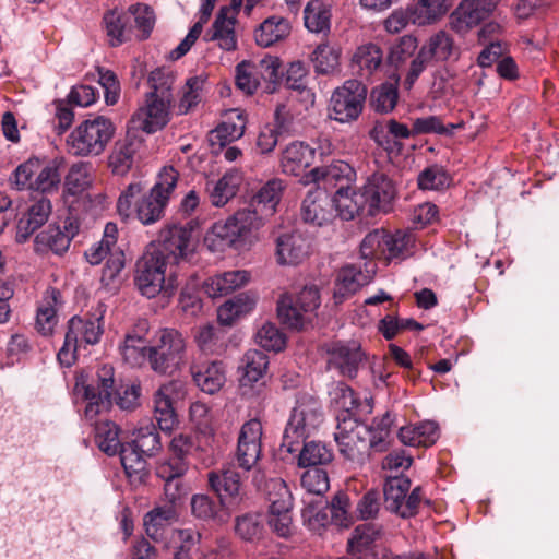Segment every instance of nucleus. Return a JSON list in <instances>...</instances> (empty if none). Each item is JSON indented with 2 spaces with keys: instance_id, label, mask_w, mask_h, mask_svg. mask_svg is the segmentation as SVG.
<instances>
[{
  "instance_id": "nucleus-1",
  "label": "nucleus",
  "mask_w": 559,
  "mask_h": 559,
  "mask_svg": "<svg viewBox=\"0 0 559 559\" xmlns=\"http://www.w3.org/2000/svg\"><path fill=\"white\" fill-rule=\"evenodd\" d=\"M114 394L116 404L122 411H132L140 405V385L132 384L116 389L114 368L103 366L97 372L96 380L83 385V397L86 401L85 418L92 421L98 415L108 412L112 406Z\"/></svg>"
},
{
  "instance_id": "nucleus-2",
  "label": "nucleus",
  "mask_w": 559,
  "mask_h": 559,
  "mask_svg": "<svg viewBox=\"0 0 559 559\" xmlns=\"http://www.w3.org/2000/svg\"><path fill=\"white\" fill-rule=\"evenodd\" d=\"M254 207L236 212L224 222H216L204 237V245L212 252H223L237 243H251L264 219Z\"/></svg>"
},
{
  "instance_id": "nucleus-3",
  "label": "nucleus",
  "mask_w": 559,
  "mask_h": 559,
  "mask_svg": "<svg viewBox=\"0 0 559 559\" xmlns=\"http://www.w3.org/2000/svg\"><path fill=\"white\" fill-rule=\"evenodd\" d=\"M115 131L110 119L104 116L88 118L68 135L67 150L73 156H99L105 152Z\"/></svg>"
},
{
  "instance_id": "nucleus-4",
  "label": "nucleus",
  "mask_w": 559,
  "mask_h": 559,
  "mask_svg": "<svg viewBox=\"0 0 559 559\" xmlns=\"http://www.w3.org/2000/svg\"><path fill=\"white\" fill-rule=\"evenodd\" d=\"M168 264L158 252L146 250L141 257L136 263L134 282L143 296L153 298L162 295L170 298L175 294L178 281L173 274L166 276Z\"/></svg>"
},
{
  "instance_id": "nucleus-5",
  "label": "nucleus",
  "mask_w": 559,
  "mask_h": 559,
  "mask_svg": "<svg viewBox=\"0 0 559 559\" xmlns=\"http://www.w3.org/2000/svg\"><path fill=\"white\" fill-rule=\"evenodd\" d=\"M187 341L175 329H160L148 347V362L151 368L160 374H173L185 362Z\"/></svg>"
},
{
  "instance_id": "nucleus-6",
  "label": "nucleus",
  "mask_w": 559,
  "mask_h": 559,
  "mask_svg": "<svg viewBox=\"0 0 559 559\" xmlns=\"http://www.w3.org/2000/svg\"><path fill=\"white\" fill-rule=\"evenodd\" d=\"M323 420L317 400L302 396L297 400L283 435V447L289 453L297 451V445L312 436Z\"/></svg>"
},
{
  "instance_id": "nucleus-7",
  "label": "nucleus",
  "mask_w": 559,
  "mask_h": 559,
  "mask_svg": "<svg viewBox=\"0 0 559 559\" xmlns=\"http://www.w3.org/2000/svg\"><path fill=\"white\" fill-rule=\"evenodd\" d=\"M321 304L320 292L316 285H305L296 295L283 294L277 301V316L283 324L301 330L310 322Z\"/></svg>"
},
{
  "instance_id": "nucleus-8",
  "label": "nucleus",
  "mask_w": 559,
  "mask_h": 559,
  "mask_svg": "<svg viewBox=\"0 0 559 559\" xmlns=\"http://www.w3.org/2000/svg\"><path fill=\"white\" fill-rule=\"evenodd\" d=\"M179 174L171 167H164L150 193L143 195L138 202L135 214L144 225L158 222L164 216V211L177 187Z\"/></svg>"
},
{
  "instance_id": "nucleus-9",
  "label": "nucleus",
  "mask_w": 559,
  "mask_h": 559,
  "mask_svg": "<svg viewBox=\"0 0 559 559\" xmlns=\"http://www.w3.org/2000/svg\"><path fill=\"white\" fill-rule=\"evenodd\" d=\"M369 427L348 413L338 417V424L334 433L341 455L353 466H361L369 457L368 436Z\"/></svg>"
},
{
  "instance_id": "nucleus-10",
  "label": "nucleus",
  "mask_w": 559,
  "mask_h": 559,
  "mask_svg": "<svg viewBox=\"0 0 559 559\" xmlns=\"http://www.w3.org/2000/svg\"><path fill=\"white\" fill-rule=\"evenodd\" d=\"M102 321L103 311L92 317H73L69 320L63 346L57 355L61 365L71 366L75 360L76 352L82 345H95L99 342L104 332Z\"/></svg>"
},
{
  "instance_id": "nucleus-11",
  "label": "nucleus",
  "mask_w": 559,
  "mask_h": 559,
  "mask_svg": "<svg viewBox=\"0 0 559 559\" xmlns=\"http://www.w3.org/2000/svg\"><path fill=\"white\" fill-rule=\"evenodd\" d=\"M411 480L403 476L389 477L384 484V507L392 513L407 519L417 514L419 507L423 502L429 503L425 499L423 488L415 487L409 495Z\"/></svg>"
},
{
  "instance_id": "nucleus-12",
  "label": "nucleus",
  "mask_w": 559,
  "mask_h": 559,
  "mask_svg": "<svg viewBox=\"0 0 559 559\" xmlns=\"http://www.w3.org/2000/svg\"><path fill=\"white\" fill-rule=\"evenodd\" d=\"M367 87L358 80H347L337 87L330 99L329 117L341 123L356 120L364 108Z\"/></svg>"
},
{
  "instance_id": "nucleus-13",
  "label": "nucleus",
  "mask_w": 559,
  "mask_h": 559,
  "mask_svg": "<svg viewBox=\"0 0 559 559\" xmlns=\"http://www.w3.org/2000/svg\"><path fill=\"white\" fill-rule=\"evenodd\" d=\"M186 396V385L180 380L162 384L154 393V418L163 431H170L177 425L175 405Z\"/></svg>"
},
{
  "instance_id": "nucleus-14",
  "label": "nucleus",
  "mask_w": 559,
  "mask_h": 559,
  "mask_svg": "<svg viewBox=\"0 0 559 559\" xmlns=\"http://www.w3.org/2000/svg\"><path fill=\"white\" fill-rule=\"evenodd\" d=\"M173 103L174 100L145 96L144 105L130 119L131 129L148 134L164 129L170 121Z\"/></svg>"
},
{
  "instance_id": "nucleus-15",
  "label": "nucleus",
  "mask_w": 559,
  "mask_h": 559,
  "mask_svg": "<svg viewBox=\"0 0 559 559\" xmlns=\"http://www.w3.org/2000/svg\"><path fill=\"white\" fill-rule=\"evenodd\" d=\"M192 228L187 225H169L160 230L157 245L147 250L158 252L168 263H178L189 251Z\"/></svg>"
},
{
  "instance_id": "nucleus-16",
  "label": "nucleus",
  "mask_w": 559,
  "mask_h": 559,
  "mask_svg": "<svg viewBox=\"0 0 559 559\" xmlns=\"http://www.w3.org/2000/svg\"><path fill=\"white\" fill-rule=\"evenodd\" d=\"M497 0H463L449 16L450 28L465 35L486 20L496 9Z\"/></svg>"
},
{
  "instance_id": "nucleus-17",
  "label": "nucleus",
  "mask_w": 559,
  "mask_h": 559,
  "mask_svg": "<svg viewBox=\"0 0 559 559\" xmlns=\"http://www.w3.org/2000/svg\"><path fill=\"white\" fill-rule=\"evenodd\" d=\"M325 353L329 369H334L350 379L356 377L364 361V353L356 341L331 342L325 345Z\"/></svg>"
},
{
  "instance_id": "nucleus-18",
  "label": "nucleus",
  "mask_w": 559,
  "mask_h": 559,
  "mask_svg": "<svg viewBox=\"0 0 559 559\" xmlns=\"http://www.w3.org/2000/svg\"><path fill=\"white\" fill-rule=\"evenodd\" d=\"M209 483L218 495L221 504L229 511L236 510L243 501L241 477L233 465L223 467L221 473H209Z\"/></svg>"
},
{
  "instance_id": "nucleus-19",
  "label": "nucleus",
  "mask_w": 559,
  "mask_h": 559,
  "mask_svg": "<svg viewBox=\"0 0 559 559\" xmlns=\"http://www.w3.org/2000/svg\"><path fill=\"white\" fill-rule=\"evenodd\" d=\"M262 424L258 419L246 421L239 432L236 459L239 467L252 469L261 456Z\"/></svg>"
},
{
  "instance_id": "nucleus-20",
  "label": "nucleus",
  "mask_w": 559,
  "mask_h": 559,
  "mask_svg": "<svg viewBox=\"0 0 559 559\" xmlns=\"http://www.w3.org/2000/svg\"><path fill=\"white\" fill-rule=\"evenodd\" d=\"M360 192L366 199L367 212L369 215H376L380 211H388L391 202L395 198L396 190L392 180L384 173H373L360 188Z\"/></svg>"
},
{
  "instance_id": "nucleus-21",
  "label": "nucleus",
  "mask_w": 559,
  "mask_h": 559,
  "mask_svg": "<svg viewBox=\"0 0 559 559\" xmlns=\"http://www.w3.org/2000/svg\"><path fill=\"white\" fill-rule=\"evenodd\" d=\"M356 171L346 162H333L329 166L316 167L307 174L306 182L322 185L325 190L329 188L346 189L355 181Z\"/></svg>"
},
{
  "instance_id": "nucleus-22",
  "label": "nucleus",
  "mask_w": 559,
  "mask_h": 559,
  "mask_svg": "<svg viewBox=\"0 0 559 559\" xmlns=\"http://www.w3.org/2000/svg\"><path fill=\"white\" fill-rule=\"evenodd\" d=\"M246 117L242 110L230 109L223 122L210 131L207 140L214 153H218L228 143L240 139L246 130Z\"/></svg>"
},
{
  "instance_id": "nucleus-23",
  "label": "nucleus",
  "mask_w": 559,
  "mask_h": 559,
  "mask_svg": "<svg viewBox=\"0 0 559 559\" xmlns=\"http://www.w3.org/2000/svg\"><path fill=\"white\" fill-rule=\"evenodd\" d=\"M276 260L281 265H298L310 252L309 240L300 233H284L276 240Z\"/></svg>"
},
{
  "instance_id": "nucleus-24",
  "label": "nucleus",
  "mask_w": 559,
  "mask_h": 559,
  "mask_svg": "<svg viewBox=\"0 0 559 559\" xmlns=\"http://www.w3.org/2000/svg\"><path fill=\"white\" fill-rule=\"evenodd\" d=\"M250 278V273L246 270L222 272L206 278L202 283V290L210 298H219L242 288Z\"/></svg>"
},
{
  "instance_id": "nucleus-25",
  "label": "nucleus",
  "mask_w": 559,
  "mask_h": 559,
  "mask_svg": "<svg viewBox=\"0 0 559 559\" xmlns=\"http://www.w3.org/2000/svg\"><path fill=\"white\" fill-rule=\"evenodd\" d=\"M190 372L195 385L206 394L217 393L226 382V368L222 361L192 364Z\"/></svg>"
},
{
  "instance_id": "nucleus-26",
  "label": "nucleus",
  "mask_w": 559,
  "mask_h": 559,
  "mask_svg": "<svg viewBox=\"0 0 559 559\" xmlns=\"http://www.w3.org/2000/svg\"><path fill=\"white\" fill-rule=\"evenodd\" d=\"M236 14L228 7H223L212 28L206 33L205 39L215 41L217 46L226 51H233L237 48V36L235 32Z\"/></svg>"
},
{
  "instance_id": "nucleus-27",
  "label": "nucleus",
  "mask_w": 559,
  "mask_h": 559,
  "mask_svg": "<svg viewBox=\"0 0 559 559\" xmlns=\"http://www.w3.org/2000/svg\"><path fill=\"white\" fill-rule=\"evenodd\" d=\"M301 216L305 222L322 226L333 217L332 200L325 190L317 188L302 201Z\"/></svg>"
},
{
  "instance_id": "nucleus-28",
  "label": "nucleus",
  "mask_w": 559,
  "mask_h": 559,
  "mask_svg": "<svg viewBox=\"0 0 559 559\" xmlns=\"http://www.w3.org/2000/svg\"><path fill=\"white\" fill-rule=\"evenodd\" d=\"M420 48L424 50V55H428L436 62L457 60L461 53L454 37L444 29H439L430 35Z\"/></svg>"
},
{
  "instance_id": "nucleus-29",
  "label": "nucleus",
  "mask_w": 559,
  "mask_h": 559,
  "mask_svg": "<svg viewBox=\"0 0 559 559\" xmlns=\"http://www.w3.org/2000/svg\"><path fill=\"white\" fill-rule=\"evenodd\" d=\"M258 297L252 292L240 293L226 300L217 309V320L221 324L230 326L242 317L249 314L255 307Z\"/></svg>"
},
{
  "instance_id": "nucleus-30",
  "label": "nucleus",
  "mask_w": 559,
  "mask_h": 559,
  "mask_svg": "<svg viewBox=\"0 0 559 559\" xmlns=\"http://www.w3.org/2000/svg\"><path fill=\"white\" fill-rule=\"evenodd\" d=\"M314 160V148L304 142H293L282 153L281 167L287 175H301Z\"/></svg>"
},
{
  "instance_id": "nucleus-31",
  "label": "nucleus",
  "mask_w": 559,
  "mask_h": 559,
  "mask_svg": "<svg viewBox=\"0 0 559 559\" xmlns=\"http://www.w3.org/2000/svg\"><path fill=\"white\" fill-rule=\"evenodd\" d=\"M140 146L141 142L132 136L130 131L123 139L118 140L108 158L112 173L120 176L126 175L131 169Z\"/></svg>"
},
{
  "instance_id": "nucleus-32",
  "label": "nucleus",
  "mask_w": 559,
  "mask_h": 559,
  "mask_svg": "<svg viewBox=\"0 0 559 559\" xmlns=\"http://www.w3.org/2000/svg\"><path fill=\"white\" fill-rule=\"evenodd\" d=\"M178 519L179 513L175 506L158 504L144 516L145 532L154 540L162 539L166 530Z\"/></svg>"
},
{
  "instance_id": "nucleus-33",
  "label": "nucleus",
  "mask_w": 559,
  "mask_h": 559,
  "mask_svg": "<svg viewBox=\"0 0 559 559\" xmlns=\"http://www.w3.org/2000/svg\"><path fill=\"white\" fill-rule=\"evenodd\" d=\"M50 213V201L45 197L38 199L31 205L27 213L20 218L16 233L17 240L25 241L36 229L47 222Z\"/></svg>"
},
{
  "instance_id": "nucleus-34",
  "label": "nucleus",
  "mask_w": 559,
  "mask_h": 559,
  "mask_svg": "<svg viewBox=\"0 0 559 559\" xmlns=\"http://www.w3.org/2000/svg\"><path fill=\"white\" fill-rule=\"evenodd\" d=\"M103 22L110 46L116 47L131 39L133 26L127 11L110 10L105 13Z\"/></svg>"
},
{
  "instance_id": "nucleus-35",
  "label": "nucleus",
  "mask_w": 559,
  "mask_h": 559,
  "mask_svg": "<svg viewBox=\"0 0 559 559\" xmlns=\"http://www.w3.org/2000/svg\"><path fill=\"white\" fill-rule=\"evenodd\" d=\"M381 535L380 528L372 523H364L355 527L347 543V556L367 557Z\"/></svg>"
},
{
  "instance_id": "nucleus-36",
  "label": "nucleus",
  "mask_w": 559,
  "mask_h": 559,
  "mask_svg": "<svg viewBox=\"0 0 559 559\" xmlns=\"http://www.w3.org/2000/svg\"><path fill=\"white\" fill-rule=\"evenodd\" d=\"M290 29L288 20L283 16L272 15L265 19L254 31L255 43L261 47H270L287 38Z\"/></svg>"
},
{
  "instance_id": "nucleus-37",
  "label": "nucleus",
  "mask_w": 559,
  "mask_h": 559,
  "mask_svg": "<svg viewBox=\"0 0 559 559\" xmlns=\"http://www.w3.org/2000/svg\"><path fill=\"white\" fill-rule=\"evenodd\" d=\"M282 489V500L275 502L274 507L270 508L269 525L281 537H288L293 532L292 508L293 498L292 493L287 492L284 487L278 485Z\"/></svg>"
},
{
  "instance_id": "nucleus-38",
  "label": "nucleus",
  "mask_w": 559,
  "mask_h": 559,
  "mask_svg": "<svg viewBox=\"0 0 559 559\" xmlns=\"http://www.w3.org/2000/svg\"><path fill=\"white\" fill-rule=\"evenodd\" d=\"M285 185L281 179H271L264 183L254 194L251 206L254 207L262 216H272L280 203Z\"/></svg>"
},
{
  "instance_id": "nucleus-39",
  "label": "nucleus",
  "mask_w": 559,
  "mask_h": 559,
  "mask_svg": "<svg viewBox=\"0 0 559 559\" xmlns=\"http://www.w3.org/2000/svg\"><path fill=\"white\" fill-rule=\"evenodd\" d=\"M240 182L241 177L236 170L227 171L216 181H209L206 191L211 203L217 207L224 206L236 195Z\"/></svg>"
},
{
  "instance_id": "nucleus-40",
  "label": "nucleus",
  "mask_w": 559,
  "mask_h": 559,
  "mask_svg": "<svg viewBox=\"0 0 559 559\" xmlns=\"http://www.w3.org/2000/svg\"><path fill=\"white\" fill-rule=\"evenodd\" d=\"M95 179V170L90 162H76L69 168L64 177V192L70 195H80L90 189Z\"/></svg>"
},
{
  "instance_id": "nucleus-41",
  "label": "nucleus",
  "mask_w": 559,
  "mask_h": 559,
  "mask_svg": "<svg viewBox=\"0 0 559 559\" xmlns=\"http://www.w3.org/2000/svg\"><path fill=\"white\" fill-rule=\"evenodd\" d=\"M331 200L332 210L335 209L341 218L345 221L353 219L361 211L367 209L366 199H364L360 189L358 191L352 190L350 187L337 189Z\"/></svg>"
},
{
  "instance_id": "nucleus-42",
  "label": "nucleus",
  "mask_w": 559,
  "mask_h": 559,
  "mask_svg": "<svg viewBox=\"0 0 559 559\" xmlns=\"http://www.w3.org/2000/svg\"><path fill=\"white\" fill-rule=\"evenodd\" d=\"M438 438V426L433 421L402 427L399 431L400 441L409 447H430Z\"/></svg>"
},
{
  "instance_id": "nucleus-43",
  "label": "nucleus",
  "mask_w": 559,
  "mask_h": 559,
  "mask_svg": "<svg viewBox=\"0 0 559 559\" xmlns=\"http://www.w3.org/2000/svg\"><path fill=\"white\" fill-rule=\"evenodd\" d=\"M341 48L328 40L319 44L311 53V62L318 74H334L338 71Z\"/></svg>"
},
{
  "instance_id": "nucleus-44",
  "label": "nucleus",
  "mask_w": 559,
  "mask_h": 559,
  "mask_svg": "<svg viewBox=\"0 0 559 559\" xmlns=\"http://www.w3.org/2000/svg\"><path fill=\"white\" fill-rule=\"evenodd\" d=\"M371 276L354 265L342 267L337 274L334 297L345 298L370 282Z\"/></svg>"
},
{
  "instance_id": "nucleus-45",
  "label": "nucleus",
  "mask_w": 559,
  "mask_h": 559,
  "mask_svg": "<svg viewBox=\"0 0 559 559\" xmlns=\"http://www.w3.org/2000/svg\"><path fill=\"white\" fill-rule=\"evenodd\" d=\"M201 534L192 528L171 530L169 536L170 547L174 549L175 559L195 557Z\"/></svg>"
},
{
  "instance_id": "nucleus-46",
  "label": "nucleus",
  "mask_w": 559,
  "mask_h": 559,
  "mask_svg": "<svg viewBox=\"0 0 559 559\" xmlns=\"http://www.w3.org/2000/svg\"><path fill=\"white\" fill-rule=\"evenodd\" d=\"M353 66L361 78H370L382 63V51L374 44L359 46L352 58Z\"/></svg>"
},
{
  "instance_id": "nucleus-47",
  "label": "nucleus",
  "mask_w": 559,
  "mask_h": 559,
  "mask_svg": "<svg viewBox=\"0 0 559 559\" xmlns=\"http://www.w3.org/2000/svg\"><path fill=\"white\" fill-rule=\"evenodd\" d=\"M450 5L449 0H418L411 4L414 24L425 26L438 22L448 12Z\"/></svg>"
},
{
  "instance_id": "nucleus-48",
  "label": "nucleus",
  "mask_w": 559,
  "mask_h": 559,
  "mask_svg": "<svg viewBox=\"0 0 559 559\" xmlns=\"http://www.w3.org/2000/svg\"><path fill=\"white\" fill-rule=\"evenodd\" d=\"M415 241V235L412 231L385 233L383 258L388 260L406 259L413 254Z\"/></svg>"
},
{
  "instance_id": "nucleus-49",
  "label": "nucleus",
  "mask_w": 559,
  "mask_h": 559,
  "mask_svg": "<svg viewBox=\"0 0 559 559\" xmlns=\"http://www.w3.org/2000/svg\"><path fill=\"white\" fill-rule=\"evenodd\" d=\"M60 294L57 289H47L38 307L36 328L43 335H50L57 325L56 305Z\"/></svg>"
},
{
  "instance_id": "nucleus-50",
  "label": "nucleus",
  "mask_w": 559,
  "mask_h": 559,
  "mask_svg": "<svg viewBox=\"0 0 559 559\" xmlns=\"http://www.w3.org/2000/svg\"><path fill=\"white\" fill-rule=\"evenodd\" d=\"M306 28L311 33L326 35L331 28V10L318 1H310L304 10Z\"/></svg>"
},
{
  "instance_id": "nucleus-51",
  "label": "nucleus",
  "mask_w": 559,
  "mask_h": 559,
  "mask_svg": "<svg viewBox=\"0 0 559 559\" xmlns=\"http://www.w3.org/2000/svg\"><path fill=\"white\" fill-rule=\"evenodd\" d=\"M332 461V450L319 441L305 442L298 456V465L307 468L324 467Z\"/></svg>"
},
{
  "instance_id": "nucleus-52",
  "label": "nucleus",
  "mask_w": 559,
  "mask_h": 559,
  "mask_svg": "<svg viewBox=\"0 0 559 559\" xmlns=\"http://www.w3.org/2000/svg\"><path fill=\"white\" fill-rule=\"evenodd\" d=\"M148 347L144 334L129 333L126 335L120 353L123 360L132 367L141 366L148 360Z\"/></svg>"
},
{
  "instance_id": "nucleus-53",
  "label": "nucleus",
  "mask_w": 559,
  "mask_h": 559,
  "mask_svg": "<svg viewBox=\"0 0 559 559\" xmlns=\"http://www.w3.org/2000/svg\"><path fill=\"white\" fill-rule=\"evenodd\" d=\"M73 236L74 231L64 233L60 227L49 225L36 236V245L40 249H49L56 254H62L69 249Z\"/></svg>"
},
{
  "instance_id": "nucleus-54",
  "label": "nucleus",
  "mask_w": 559,
  "mask_h": 559,
  "mask_svg": "<svg viewBox=\"0 0 559 559\" xmlns=\"http://www.w3.org/2000/svg\"><path fill=\"white\" fill-rule=\"evenodd\" d=\"M206 79L202 75L189 78L182 87L178 114L187 115L202 100Z\"/></svg>"
},
{
  "instance_id": "nucleus-55",
  "label": "nucleus",
  "mask_w": 559,
  "mask_h": 559,
  "mask_svg": "<svg viewBox=\"0 0 559 559\" xmlns=\"http://www.w3.org/2000/svg\"><path fill=\"white\" fill-rule=\"evenodd\" d=\"M95 441L98 448L108 455L116 454L123 445L119 439L118 426L110 420L95 424Z\"/></svg>"
},
{
  "instance_id": "nucleus-56",
  "label": "nucleus",
  "mask_w": 559,
  "mask_h": 559,
  "mask_svg": "<svg viewBox=\"0 0 559 559\" xmlns=\"http://www.w3.org/2000/svg\"><path fill=\"white\" fill-rule=\"evenodd\" d=\"M175 74L173 71L158 68L150 73L148 85L151 91L146 96H154L163 99L174 100L173 86Z\"/></svg>"
},
{
  "instance_id": "nucleus-57",
  "label": "nucleus",
  "mask_w": 559,
  "mask_h": 559,
  "mask_svg": "<svg viewBox=\"0 0 559 559\" xmlns=\"http://www.w3.org/2000/svg\"><path fill=\"white\" fill-rule=\"evenodd\" d=\"M267 356L258 349L248 350L242 358V381L253 383L259 381L267 369Z\"/></svg>"
},
{
  "instance_id": "nucleus-58",
  "label": "nucleus",
  "mask_w": 559,
  "mask_h": 559,
  "mask_svg": "<svg viewBox=\"0 0 559 559\" xmlns=\"http://www.w3.org/2000/svg\"><path fill=\"white\" fill-rule=\"evenodd\" d=\"M120 461L129 477L142 479L146 469V455L134 448L131 443L123 444L119 449Z\"/></svg>"
},
{
  "instance_id": "nucleus-59",
  "label": "nucleus",
  "mask_w": 559,
  "mask_h": 559,
  "mask_svg": "<svg viewBox=\"0 0 559 559\" xmlns=\"http://www.w3.org/2000/svg\"><path fill=\"white\" fill-rule=\"evenodd\" d=\"M285 123L282 119V108L275 111V123L264 126L258 135L257 147L262 154L270 153L278 142V134L285 130Z\"/></svg>"
},
{
  "instance_id": "nucleus-60",
  "label": "nucleus",
  "mask_w": 559,
  "mask_h": 559,
  "mask_svg": "<svg viewBox=\"0 0 559 559\" xmlns=\"http://www.w3.org/2000/svg\"><path fill=\"white\" fill-rule=\"evenodd\" d=\"M130 443L146 456L154 455L160 449L159 433L155 425L147 424L140 427Z\"/></svg>"
},
{
  "instance_id": "nucleus-61",
  "label": "nucleus",
  "mask_w": 559,
  "mask_h": 559,
  "mask_svg": "<svg viewBox=\"0 0 559 559\" xmlns=\"http://www.w3.org/2000/svg\"><path fill=\"white\" fill-rule=\"evenodd\" d=\"M301 487L310 495L323 496L330 488V478L324 467L307 468L301 475Z\"/></svg>"
},
{
  "instance_id": "nucleus-62",
  "label": "nucleus",
  "mask_w": 559,
  "mask_h": 559,
  "mask_svg": "<svg viewBox=\"0 0 559 559\" xmlns=\"http://www.w3.org/2000/svg\"><path fill=\"white\" fill-rule=\"evenodd\" d=\"M397 97L396 83H383L371 93L372 107L378 112H389L394 109Z\"/></svg>"
},
{
  "instance_id": "nucleus-63",
  "label": "nucleus",
  "mask_w": 559,
  "mask_h": 559,
  "mask_svg": "<svg viewBox=\"0 0 559 559\" xmlns=\"http://www.w3.org/2000/svg\"><path fill=\"white\" fill-rule=\"evenodd\" d=\"M417 183L421 190H440L450 185V177L443 167L431 165L419 173Z\"/></svg>"
},
{
  "instance_id": "nucleus-64",
  "label": "nucleus",
  "mask_w": 559,
  "mask_h": 559,
  "mask_svg": "<svg viewBox=\"0 0 559 559\" xmlns=\"http://www.w3.org/2000/svg\"><path fill=\"white\" fill-rule=\"evenodd\" d=\"M257 343L266 350L280 352L285 347L286 337L281 330L271 322L264 323L255 334Z\"/></svg>"
}]
</instances>
